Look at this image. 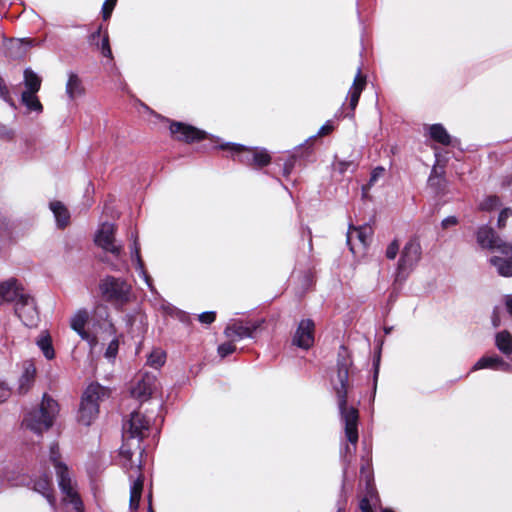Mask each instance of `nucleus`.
I'll return each mask as SVG.
<instances>
[{
  "instance_id": "53",
  "label": "nucleus",
  "mask_w": 512,
  "mask_h": 512,
  "mask_svg": "<svg viewBox=\"0 0 512 512\" xmlns=\"http://www.w3.org/2000/svg\"><path fill=\"white\" fill-rule=\"evenodd\" d=\"M101 35V27L98 28L97 31L91 34L90 36V42L94 43Z\"/></svg>"
},
{
  "instance_id": "36",
  "label": "nucleus",
  "mask_w": 512,
  "mask_h": 512,
  "mask_svg": "<svg viewBox=\"0 0 512 512\" xmlns=\"http://www.w3.org/2000/svg\"><path fill=\"white\" fill-rule=\"evenodd\" d=\"M118 349H119V342L117 339H113L109 343V345L105 351V354H104L105 358H107L108 360L115 359V357L118 353Z\"/></svg>"
},
{
  "instance_id": "9",
  "label": "nucleus",
  "mask_w": 512,
  "mask_h": 512,
  "mask_svg": "<svg viewBox=\"0 0 512 512\" xmlns=\"http://www.w3.org/2000/svg\"><path fill=\"white\" fill-rule=\"evenodd\" d=\"M476 238L477 243L483 249L498 251L505 256L512 255V244L503 241L491 227H479Z\"/></svg>"
},
{
  "instance_id": "22",
  "label": "nucleus",
  "mask_w": 512,
  "mask_h": 512,
  "mask_svg": "<svg viewBox=\"0 0 512 512\" xmlns=\"http://www.w3.org/2000/svg\"><path fill=\"white\" fill-rule=\"evenodd\" d=\"M36 376V367L32 361H25L23 373L19 378V392L26 393L33 385Z\"/></svg>"
},
{
  "instance_id": "8",
  "label": "nucleus",
  "mask_w": 512,
  "mask_h": 512,
  "mask_svg": "<svg viewBox=\"0 0 512 512\" xmlns=\"http://www.w3.org/2000/svg\"><path fill=\"white\" fill-rule=\"evenodd\" d=\"M421 245L418 240L411 239L406 243L397 266V280H405L421 259Z\"/></svg>"
},
{
  "instance_id": "35",
  "label": "nucleus",
  "mask_w": 512,
  "mask_h": 512,
  "mask_svg": "<svg viewBox=\"0 0 512 512\" xmlns=\"http://www.w3.org/2000/svg\"><path fill=\"white\" fill-rule=\"evenodd\" d=\"M234 342L235 341L229 340L228 342L223 343L218 347V353L220 357L224 358L236 350Z\"/></svg>"
},
{
  "instance_id": "27",
  "label": "nucleus",
  "mask_w": 512,
  "mask_h": 512,
  "mask_svg": "<svg viewBox=\"0 0 512 512\" xmlns=\"http://www.w3.org/2000/svg\"><path fill=\"white\" fill-rule=\"evenodd\" d=\"M490 263L496 267L501 276H512V257H492Z\"/></svg>"
},
{
  "instance_id": "33",
  "label": "nucleus",
  "mask_w": 512,
  "mask_h": 512,
  "mask_svg": "<svg viewBox=\"0 0 512 512\" xmlns=\"http://www.w3.org/2000/svg\"><path fill=\"white\" fill-rule=\"evenodd\" d=\"M500 206V199L495 195L487 196L479 204V209L482 211H492Z\"/></svg>"
},
{
  "instance_id": "26",
  "label": "nucleus",
  "mask_w": 512,
  "mask_h": 512,
  "mask_svg": "<svg viewBox=\"0 0 512 512\" xmlns=\"http://www.w3.org/2000/svg\"><path fill=\"white\" fill-rule=\"evenodd\" d=\"M495 345L505 355L512 354V335L504 330L496 334Z\"/></svg>"
},
{
  "instance_id": "12",
  "label": "nucleus",
  "mask_w": 512,
  "mask_h": 512,
  "mask_svg": "<svg viewBox=\"0 0 512 512\" xmlns=\"http://www.w3.org/2000/svg\"><path fill=\"white\" fill-rule=\"evenodd\" d=\"M150 428V420L140 412L134 411L123 425L124 436L141 441L147 435Z\"/></svg>"
},
{
  "instance_id": "56",
  "label": "nucleus",
  "mask_w": 512,
  "mask_h": 512,
  "mask_svg": "<svg viewBox=\"0 0 512 512\" xmlns=\"http://www.w3.org/2000/svg\"><path fill=\"white\" fill-rule=\"evenodd\" d=\"M500 324L499 318L497 316L493 317V325L494 327H498Z\"/></svg>"
},
{
  "instance_id": "28",
  "label": "nucleus",
  "mask_w": 512,
  "mask_h": 512,
  "mask_svg": "<svg viewBox=\"0 0 512 512\" xmlns=\"http://www.w3.org/2000/svg\"><path fill=\"white\" fill-rule=\"evenodd\" d=\"M24 84L26 87L24 92L37 93L41 86V79L33 70L27 68L24 71Z\"/></svg>"
},
{
  "instance_id": "25",
  "label": "nucleus",
  "mask_w": 512,
  "mask_h": 512,
  "mask_svg": "<svg viewBox=\"0 0 512 512\" xmlns=\"http://www.w3.org/2000/svg\"><path fill=\"white\" fill-rule=\"evenodd\" d=\"M144 479L142 475H139L135 481H133L130 487V501L129 506L131 510H137L143 491Z\"/></svg>"
},
{
  "instance_id": "60",
  "label": "nucleus",
  "mask_w": 512,
  "mask_h": 512,
  "mask_svg": "<svg viewBox=\"0 0 512 512\" xmlns=\"http://www.w3.org/2000/svg\"><path fill=\"white\" fill-rule=\"evenodd\" d=\"M382 512H394V511H393V510H391V509L386 508V509H383V511H382Z\"/></svg>"
},
{
  "instance_id": "4",
  "label": "nucleus",
  "mask_w": 512,
  "mask_h": 512,
  "mask_svg": "<svg viewBox=\"0 0 512 512\" xmlns=\"http://www.w3.org/2000/svg\"><path fill=\"white\" fill-rule=\"evenodd\" d=\"M116 227L112 223H103L96 232L95 243L98 247L103 249L106 253L113 255L117 263L109 261L107 256L102 258V261L107 263L114 271L127 270L128 265L123 258V245L115 238Z\"/></svg>"
},
{
  "instance_id": "10",
  "label": "nucleus",
  "mask_w": 512,
  "mask_h": 512,
  "mask_svg": "<svg viewBox=\"0 0 512 512\" xmlns=\"http://www.w3.org/2000/svg\"><path fill=\"white\" fill-rule=\"evenodd\" d=\"M264 323V319L260 320H231L225 330V336L231 341H240L245 338H252L255 331H257Z\"/></svg>"
},
{
  "instance_id": "41",
  "label": "nucleus",
  "mask_w": 512,
  "mask_h": 512,
  "mask_svg": "<svg viewBox=\"0 0 512 512\" xmlns=\"http://www.w3.org/2000/svg\"><path fill=\"white\" fill-rule=\"evenodd\" d=\"M399 251V243L397 240H393L386 249V257L388 259H395Z\"/></svg>"
},
{
  "instance_id": "18",
  "label": "nucleus",
  "mask_w": 512,
  "mask_h": 512,
  "mask_svg": "<svg viewBox=\"0 0 512 512\" xmlns=\"http://www.w3.org/2000/svg\"><path fill=\"white\" fill-rule=\"evenodd\" d=\"M365 85H366V78H365V76H363L361 74V69L358 68L357 74H356L354 81L352 83V86L350 87V90L348 92L349 108L351 110V113L347 114V116L353 117V115H354L353 112L358 104L360 95H361L363 89L365 88Z\"/></svg>"
},
{
  "instance_id": "37",
  "label": "nucleus",
  "mask_w": 512,
  "mask_h": 512,
  "mask_svg": "<svg viewBox=\"0 0 512 512\" xmlns=\"http://www.w3.org/2000/svg\"><path fill=\"white\" fill-rule=\"evenodd\" d=\"M0 98L7 102L10 106L15 107V104L10 97L9 89L5 81L0 77Z\"/></svg>"
},
{
  "instance_id": "21",
  "label": "nucleus",
  "mask_w": 512,
  "mask_h": 512,
  "mask_svg": "<svg viewBox=\"0 0 512 512\" xmlns=\"http://www.w3.org/2000/svg\"><path fill=\"white\" fill-rule=\"evenodd\" d=\"M490 368L494 370H501V371H509L511 369L510 364L505 362L501 357L494 355V356H484L480 358L472 367V371L480 370Z\"/></svg>"
},
{
  "instance_id": "46",
  "label": "nucleus",
  "mask_w": 512,
  "mask_h": 512,
  "mask_svg": "<svg viewBox=\"0 0 512 512\" xmlns=\"http://www.w3.org/2000/svg\"><path fill=\"white\" fill-rule=\"evenodd\" d=\"M457 222H458V221H457V218H456V217H454V216H449V217H446L445 219H443V221H442V223H441V224H442V227H443L444 229H446V228H448V227H450V226H454V225H456V224H457Z\"/></svg>"
},
{
  "instance_id": "51",
  "label": "nucleus",
  "mask_w": 512,
  "mask_h": 512,
  "mask_svg": "<svg viewBox=\"0 0 512 512\" xmlns=\"http://www.w3.org/2000/svg\"><path fill=\"white\" fill-rule=\"evenodd\" d=\"M505 304L508 313L512 316V295L506 296Z\"/></svg>"
},
{
  "instance_id": "45",
  "label": "nucleus",
  "mask_w": 512,
  "mask_h": 512,
  "mask_svg": "<svg viewBox=\"0 0 512 512\" xmlns=\"http://www.w3.org/2000/svg\"><path fill=\"white\" fill-rule=\"evenodd\" d=\"M384 173V168L383 167H377L373 170L372 172V175L370 177V184H373L374 182H376V180L378 179V177L382 176Z\"/></svg>"
},
{
  "instance_id": "61",
  "label": "nucleus",
  "mask_w": 512,
  "mask_h": 512,
  "mask_svg": "<svg viewBox=\"0 0 512 512\" xmlns=\"http://www.w3.org/2000/svg\"><path fill=\"white\" fill-rule=\"evenodd\" d=\"M148 512H154L151 505L149 506Z\"/></svg>"
},
{
  "instance_id": "49",
  "label": "nucleus",
  "mask_w": 512,
  "mask_h": 512,
  "mask_svg": "<svg viewBox=\"0 0 512 512\" xmlns=\"http://www.w3.org/2000/svg\"><path fill=\"white\" fill-rule=\"evenodd\" d=\"M120 454L123 458L127 459V460H131V457H132V452L130 451V449H126L125 446H122L121 447V451H120Z\"/></svg>"
},
{
  "instance_id": "2",
  "label": "nucleus",
  "mask_w": 512,
  "mask_h": 512,
  "mask_svg": "<svg viewBox=\"0 0 512 512\" xmlns=\"http://www.w3.org/2000/svg\"><path fill=\"white\" fill-rule=\"evenodd\" d=\"M49 461L54 466L58 486L64 495V501L69 502L77 512H82L84 505L76 490L68 466L61 461L59 446L53 443L50 446Z\"/></svg>"
},
{
  "instance_id": "54",
  "label": "nucleus",
  "mask_w": 512,
  "mask_h": 512,
  "mask_svg": "<svg viewBox=\"0 0 512 512\" xmlns=\"http://www.w3.org/2000/svg\"><path fill=\"white\" fill-rule=\"evenodd\" d=\"M351 165V162H339L338 163V166H339V170L341 173L345 172L348 167Z\"/></svg>"
},
{
  "instance_id": "43",
  "label": "nucleus",
  "mask_w": 512,
  "mask_h": 512,
  "mask_svg": "<svg viewBox=\"0 0 512 512\" xmlns=\"http://www.w3.org/2000/svg\"><path fill=\"white\" fill-rule=\"evenodd\" d=\"M512 215V209L511 208H504L498 217V226L500 228L504 227L506 224L507 219Z\"/></svg>"
},
{
  "instance_id": "19",
  "label": "nucleus",
  "mask_w": 512,
  "mask_h": 512,
  "mask_svg": "<svg viewBox=\"0 0 512 512\" xmlns=\"http://www.w3.org/2000/svg\"><path fill=\"white\" fill-rule=\"evenodd\" d=\"M26 292L24 289L20 288L17 285L16 280H8L0 283V303L2 302H14V305L17 304V301L20 298V295H25Z\"/></svg>"
},
{
  "instance_id": "52",
  "label": "nucleus",
  "mask_w": 512,
  "mask_h": 512,
  "mask_svg": "<svg viewBox=\"0 0 512 512\" xmlns=\"http://www.w3.org/2000/svg\"><path fill=\"white\" fill-rule=\"evenodd\" d=\"M161 308L165 311L167 314H172L175 310L173 306H171L169 303H163Z\"/></svg>"
},
{
  "instance_id": "55",
  "label": "nucleus",
  "mask_w": 512,
  "mask_h": 512,
  "mask_svg": "<svg viewBox=\"0 0 512 512\" xmlns=\"http://www.w3.org/2000/svg\"><path fill=\"white\" fill-rule=\"evenodd\" d=\"M374 365H375L374 378L376 379V378H377V375H378L379 357L377 358V361H376V363H375Z\"/></svg>"
},
{
  "instance_id": "7",
  "label": "nucleus",
  "mask_w": 512,
  "mask_h": 512,
  "mask_svg": "<svg viewBox=\"0 0 512 512\" xmlns=\"http://www.w3.org/2000/svg\"><path fill=\"white\" fill-rule=\"evenodd\" d=\"M220 148L223 150L229 149L236 153L238 160L246 165H253L260 168L268 165L271 161V157L265 149L248 148L234 143L221 145Z\"/></svg>"
},
{
  "instance_id": "32",
  "label": "nucleus",
  "mask_w": 512,
  "mask_h": 512,
  "mask_svg": "<svg viewBox=\"0 0 512 512\" xmlns=\"http://www.w3.org/2000/svg\"><path fill=\"white\" fill-rule=\"evenodd\" d=\"M166 359V354L161 349H155L153 350L148 359L147 364L155 369L160 368L162 365H164Z\"/></svg>"
},
{
  "instance_id": "14",
  "label": "nucleus",
  "mask_w": 512,
  "mask_h": 512,
  "mask_svg": "<svg viewBox=\"0 0 512 512\" xmlns=\"http://www.w3.org/2000/svg\"><path fill=\"white\" fill-rule=\"evenodd\" d=\"M170 132L177 140L187 143L199 141L206 137V133L191 125H186L181 122H173L170 125Z\"/></svg>"
},
{
  "instance_id": "5",
  "label": "nucleus",
  "mask_w": 512,
  "mask_h": 512,
  "mask_svg": "<svg viewBox=\"0 0 512 512\" xmlns=\"http://www.w3.org/2000/svg\"><path fill=\"white\" fill-rule=\"evenodd\" d=\"M99 289L103 298L116 306H123L132 298V287L122 278L106 276L101 280Z\"/></svg>"
},
{
  "instance_id": "57",
  "label": "nucleus",
  "mask_w": 512,
  "mask_h": 512,
  "mask_svg": "<svg viewBox=\"0 0 512 512\" xmlns=\"http://www.w3.org/2000/svg\"><path fill=\"white\" fill-rule=\"evenodd\" d=\"M432 173H434V171ZM434 180H435V177L433 176V174H431L429 177V180H428L429 184L434 185Z\"/></svg>"
},
{
  "instance_id": "16",
  "label": "nucleus",
  "mask_w": 512,
  "mask_h": 512,
  "mask_svg": "<svg viewBox=\"0 0 512 512\" xmlns=\"http://www.w3.org/2000/svg\"><path fill=\"white\" fill-rule=\"evenodd\" d=\"M157 379L153 374L145 373L133 385L131 395L140 401L147 400L156 389Z\"/></svg>"
},
{
  "instance_id": "39",
  "label": "nucleus",
  "mask_w": 512,
  "mask_h": 512,
  "mask_svg": "<svg viewBox=\"0 0 512 512\" xmlns=\"http://www.w3.org/2000/svg\"><path fill=\"white\" fill-rule=\"evenodd\" d=\"M99 49L101 50V53L104 57L112 58V50L110 48L108 34L103 36Z\"/></svg>"
},
{
  "instance_id": "58",
  "label": "nucleus",
  "mask_w": 512,
  "mask_h": 512,
  "mask_svg": "<svg viewBox=\"0 0 512 512\" xmlns=\"http://www.w3.org/2000/svg\"><path fill=\"white\" fill-rule=\"evenodd\" d=\"M290 170H291V168L286 165L284 168V174L288 175L290 173Z\"/></svg>"
},
{
  "instance_id": "3",
  "label": "nucleus",
  "mask_w": 512,
  "mask_h": 512,
  "mask_svg": "<svg viewBox=\"0 0 512 512\" xmlns=\"http://www.w3.org/2000/svg\"><path fill=\"white\" fill-rule=\"evenodd\" d=\"M58 412V403L49 395L44 394L39 408L32 409L25 415L22 426L40 435L53 425Z\"/></svg>"
},
{
  "instance_id": "1",
  "label": "nucleus",
  "mask_w": 512,
  "mask_h": 512,
  "mask_svg": "<svg viewBox=\"0 0 512 512\" xmlns=\"http://www.w3.org/2000/svg\"><path fill=\"white\" fill-rule=\"evenodd\" d=\"M352 361L346 356V351L339 353L337 360L336 376L332 377L331 383L337 396L338 408L341 415V420L345 426V435L347 440L356 445L358 441V410L353 406L347 405V396L349 390V377Z\"/></svg>"
},
{
  "instance_id": "44",
  "label": "nucleus",
  "mask_w": 512,
  "mask_h": 512,
  "mask_svg": "<svg viewBox=\"0 0 512 512\" xmlns=\"http://www.w3.org/2000/svg\"><path fill=\"white\" fill-rule=\"evenodd\" d=\"M215 312H203L199 315V321L205 324H210L215 320Z\"/></svg>"
},
{
  "instance_id": "6",
  "label": "nucleus",
  "mask_w": 512,
  "mask_h": 512,
  "mask_svg": "<svg viewBox=\"0 0 512 512\" xmlns=\"http://www.w3.org/2000/svg\"><path fill=\"white\" fill-rule=\"evenodd\" d=\"M106 390L99 384L89 385L83 393L78 421L86 426L90 425L99 413V401L105 396Z\"/></svg>"
},
{
  "instance_id": "29",
  "label": "nucleus",
  "mask_w": 512,
  "mask_h": 512,
  "mask_svg": "<svg viewBox=\"0 0 512 512\" xmlns=\"http://www.w3.org/2000/svg\"><path fill=\"white\" fill-rule=\"evenodd\" d=\"M37 346L43 352L46 359L51 360L55 357L52 340L49 334L43 332L36 341Z\"/></svg>"
},
{
  "instance_id": "47",
  "label": "nucleus",
  "mask_w": 512,
  "mask_h": 512,
  "mask_svg": "<svg viewBox=\"0 0 512 512\" xmlns=\"http://www.w3.org/2000/svg\"><path fill=\"white\" fill-rule=\"evenodd\" d=\"M9 396L10 390L4 384H0V403L4 402Z\"/></svg>"
},
{
  "instance_id": "38",
  "label": "nucleus",
  "mask_w": 512,
  "mask_h": 512,
  "mask_svg": "<svg viewBox=\"0 0 512 512\" xmlns=\"http://www.w3.org/2000/svg\"><path fill=\"white\" fill-rule=\"evenodd\" d=\"M117 0H105L102 6V16L104 20H108L116 6Z\"/></svg>"
},
{
  "instance_id": "34",
  "label": "nucleus",
  "mask_w": 512,
  "mask_h": 512,
  "mask_svg": "<svg viewBox=\"0 0 512 512\" xmlns=\"http://www.w3.org/2000/svg\"><path fill=\"white\" fill-rule=\"evenodd\" d=\"M134 261H135V264H136V269L139 271L140 276L144 279V281L146 282V284L148 285L150 290L153 292L155 289H154V287L152 285V279L150 278V276L145 271L144 263H143L142 258L141 257L136 258Z\"/></svg>"
},
{
  "instance_id": "24",
  "label": "nucleus",
  "mask_w": 512,
  "mask_h": 512,
  "mask_svg": "<svg viewBox=\"0 0 512 512\" xmlns=\"http://www.w3.org/2000/svg\"><path fill=\"white\" fill-rule=\"evenodd\" d=\"M50 209L54 214L57 226L59 228H64L69 224L70 213L62 202H60V201L51 202Z\"/></svg>"
},
{
  "instance_id": "30",
  "label": "nucleus",
  "mask_w": 512,
  "mask_h": 512,
  "mask_svg": "<svg viewBox=\"0 0 512 512\" xmlns=\"http://www.w3.org/2000/svg\"><path fill=\"white\" fill-rule=\"evenodd\" d=\"M429 133L433 140L442 145H449L451 143L450 135L441 124H433L430 126Z\"/></svg>"
},
{
  "instance_id": "31",
  "label": "nucleus",
  "mask_w": 512,
  "mask_h": 512,
  "mask_svg": "<svg viewBox=\"0 0 512 512\" xmlns=\"http://www.w3.org/2000/svg\"><path fill=\"white\" fill-rule=\"evenodd\" d=\"M21 101L28 110L42 112L43 107L38 97L36 96V93L23 92L21 95Z\"/></svg>"
},
{
  "instance_id": "11",
  "label": "nucleus",
  "mask_w": 512,
  "mask_h": 512,
  "mask_svg": "<svg viewBox=\"0 0 512 512\" xmlns=\"http://www.w3.org/2000/svg\"><path fill=\"white\" fill-rule=\"evenodd\" d=\"M15 314L27 327H36L39 322V312L34 298L26 293L20 295L17 304L14 305Z\"/></svg>"
},
{
  "instance_id": "23",
  "label": "nucleus",
  "mask_w": 512,
  "mask_h": 512,
  "mask_svg": "<svg viewBox=\"0 0 512 512\" xmlns=\"http://www.w3.org/2000/svg\"><path fill=\"white\" fill-rule=\"evenodd\" d=\"M65 91L70 100H74L84 95L85 88L82 80L76 73L69 72Z\"/></svg>"
},
{
  "instance_id": "40",
  "label": "nucleus",
  "mask_w": 512,
  "mask_h": 512,
  "mask_svg": "<svg viewBox=\"0 0 512 512\" xmlns=\"http://www.w3.org/2000/svg\"><path fill=\"white\" fill-rule=\"evenodd\" d=\"M15 132L12 128L0 123V138L11 141L14 138Z\"/></svg>"
},
{
  "instance_id": "13",
  "label": "nucleus",
  "mask_w": 512,
  "mask_h": 512,
  "mask_svg": "<svg viewBox=\"0 0 512 512\" xmlns=\"http://www.w3.org/2000/svg\"><path fill=\"white\" fill-rule=\"evenodd\" d=\"M314 322L311 319L300 321L293 336V344L302 349H309L314 344Z\"/></svg>"
},
{
  "instance_id": "15",
  "label": "nucleus",
  "mask_w": 512,
  "mask_h": 512,
  "mask_svg": "<svg viewBox=\"0 0 512 512\" xmlns=\"http://www.w3.org/2000/svg\"><path fill=\"white\" fill-rule=\"evenodd\" d=\"M88 319L89 312L86 309H79L71 317L70 326L83 340L87 341L91 347H94L97 344L96 337L90 335L85 330Z\"/></svg>"
},
{
  "instance_id": "50",
  "label": "nucleus",
  "mask_w": 512,
  "mask_h": 512,
  "mask_svg": "<svg viewBox=\"0 0 512 512\" xmlns=\"http://www.w3.org/2000/svg\"><path fill=\"white\" fill-rule=\"evenodd\" d=\"M362 512H372L369 501L367 499H363L360 504Z\"/></svg>"
},
{
  "instance_id": "42",
  "label": "nucleus",
  "mask_w": 512,
  "mask_h": 512,
  "mask_svg": "<svg viewBox=\"0 0 512 512\" xmlns=\"http://www.w3.org/2000/svg\"><path fill=\"white\" fill-rule=\"evenodd\" d=\"M132 238H133V244L131 246L130 253H131L132 260H135L136 258L141 257V255H140V245L138 243L137 234H132Z\"/></svg>"
},
{
  "instance_id": "48",
  "label": "nucleus",
  "mask_w": 512,
  "mask_h": 512,
  "mask_svg": "<svg viewBox=\"0 0 512 512\" xmlns=\"http://www.w3.org/2000/svg\"><path fill=\"white\" fill-rule=\"evenodd\" d=\"M331 131H332V126L329 123H326L319 129L318 134L323 136V135L330 133Z\"/></svg>"
},
{
  "instance_id": "20",
  "label": "nucleus",
  "mask_w": 512,
  "mask_h": 512,
  "mask_svg": "<svg viewBox=\"0 0 512 512\" xmlns=\"http://www.w3.org/2000/svg\"><path fill=\"white\" fill-rule=\"evenodd\" d=\"M32 489L41 494L51 506L55 505L52 482L48 475L44 474L39 478L32 480Z\"/></svg>"
},
{
  "instance_id": "59",
  "label": "nucleus",
  "mask_w": 512,
  "mask_h": 512,
  "mask_svg": "<svg viewBox=\"0 0 512 512\" xmlns=\"http://www.w3.org/2000/svg\"><path fill=\"white\" fill-rule=\"evenodd\" d=\"M345 451H346V453H352V451H351L349 446H346Z\"/></svg>"
},
{
  "instance_id": "17",
  "label": "nucleus",
  "mask_w": 512,
  "mask_h": 512,
  "mask_svg": "<svg viewBox=\"0 0 512 512\" xmlns=\"http://www.w3.org/2000/svg\"><path fill=\"white\" fill-rule=\"evenodd\" d=\"M372 235L370 226L350 227L347 233V243L352 253L356 252L355 240L358 241V248H365Z\"/></svg>"
}]
</instances>
